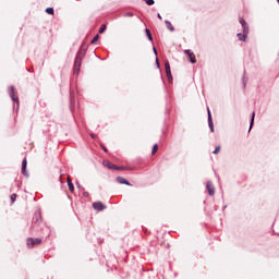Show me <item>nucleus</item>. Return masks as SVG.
Masks as SVG:
<instances>
[{
    "mask_svg": "<svg viewBox=\"0 0 279 279\" xmlns=\"http://www.w3.org/2000/svg\"><path fill=\"white\" fill-rule=\"evenodd\" d=\"M47 14L53 15V8L46 9Z\"/></svg>",
    "mask_w": 279,
    "mask_h": 279,
    "instance_id": "obj_20",
    "label": "nucleus"
},
{
    "mask_svg": "<svg viewBox=\"0 0 279 279\" xmlns=\"http://www.w3.org/2000/svg\"><path fill=\"white\" fill-rule=\"evenodd\" d=\"M68 186H69V191H71V193H73V191H75V185H73V181H71V177H68Z\"/></svg>",
    "mask_w": 279,
    "mask_h": 279,
    "instance_id": "obj_14",
    "label": "nucleus"
},
{
    "mask_svg": "<svg viewBox=\"0 0 279 279\" xmlns=\"http://www.w3.org/2000/svg\"><path fill=\"white\" fill-rule=\"evenodd\" d=\"M154 53L158 56V51L156 50V48H154Z\"/></svg>",
    "mask_w": 279,
    "mask_h": 279,
    "instance_id": "obj_27",
    "label": "nucleus"
},
{
    "mask_svg": "<svg viewBox=\"0 0 279 279\" xmlns=\"http://www.w3.org/2000/svg\"><path fill=\"white\" fill-rule=\"evenodd\" d=\"M22 173L27 178L29 174L27 173V158H24L22 161Z\"/></svg>",
    "mask_w": 279,
    "mask_h": 279,
    "instance_id": "obj_8",
    "label": "nucleus"
},
{
    "mask_svg": "<svg viewBox=\"0 0 279 279\" xmlns=\"http://www.w3.org/2000/svg\"><path fill=\"white\" fill-rule=\"evenodd\" d=\"M157 16H158V19L162 20V16L160 14H158Z\"/></svg>",
    "mask_w": 279,
    "mask_h": 279,
    "instance_id": "obj_29",
    "label": "nucleus"
},
{
    "mask_svg": "<svg viewBox=\"0 0 279 279\" xmlns=\"http://www.w3.org/2000/svg\"><path fill=\"white\" fill-rule=\"evenodd\" d=\"M104 166L107 167V169H112L114 171H117V169H119V167L108 160H105L104 162Z\"/></svg>",
    "mask_w": 279,
    "mask_h": 279,
    "instance_id": "obj_9",
    "label": "nucleus"
},
{
    "mask_svg": "<svg viewBox=\"0 0 279 279\" xmlns=\"http://www.w3.org/2000/svg\"><path fill=\"white\" fill-rule=\"evenodd\" d=\"M130 168H125V167H118V169H116V171H130Z\"/></svg>",
    "mask_w": 279,
    "mask_h": 279,
    "instance_id": "obj_18",
    "label": "nucleus"
},
{
    "mask_svg": "<svg viewBox=\"0 0 279 279\" xmlns=\"http://www.w3.org/2000/svg\"><path fill=\"white\" fill-rule=\"evenodd\" d=\"M146 35L148 36V39L150 41L154 40V37L151 36V31H149V28H146Z\"/></svg>",
    "mask_w": 279,
    "mask_h": 279,
    "instance_id": "obj_17",
    "label": "nucleus"
},
{
    "mask_svg": "<svg viewBox=\"0 0 279 279\" xmlns=\"http://www.w3.org/2000/svg\"><path fill=\"white\" fill-rule=\"evenodd\" d=\"M10 95L13 101H15L16 104H19V97H16L14 95V86L10 87Z\"/></svg>",
    "mask_w": 279,
    "mask_h": 279,
    "instance_id": "obj_12",
    "label": "nucleus"
},
{
    "mask_svg": "<svg viewBox=\"0 0 279 279\" xmlns=\"http://www.w3.org/2000/svg\"><path fill=\"white\" fill-rule=\"evenodd\" d=\"M221 151V146L216 147V149L213 151V154L217 155Z\"/></svg>",
    "mask_w": 279,
    "mask_h": 279,
    "instance_id": "obj_23",
    "label": "nucleus"
},
{
    "mask_svg": "<svg viewBox=\"0 0 279 279\" xmlns=\"http://www.w3.org/2000/svg\"><path fill=\"white\" fill-rule=\"evenodd\" d=\"M124 16H134V14H132V13H125Z\"/></svg>",
    "mask_w": 279,
    "mask_h": 279,
    "instance_id": "obj_26",
    "label": "nucleus"
},
{
    "mask_svg": "<svg viewBox=\"0 0 279 279\" xmlns=\"http://www.w3.org/2000/svg\"><path fill=\"white\" fill-rule=\"evenodd\" d=\"M156 63L158 66H160V62L158 61V58L156 59Z\"/></svg>",
    "mask_w": 279,
    "mask_h": 279,
    "instance_id": "obj_28",
    "label": "nucleus"
},
{
    "mask_svg": "<svg viewBox=\"0 0 279 279\" xmlns=\"http://www.w3.org/2000/svg\"><path fill=\"white\" fill-rule=\"evenodd\" d=\"M86 56V50L85 49H81L75 58L74 61V75H80V69L82 66V60H84V57Z\"/></svg>",
    "mask_w": 279,
    "mask_h": 279,
    "instance_id": "obj_1",
    "label": "nucleus"
},
{
    "mask_svg": "<svg viewBox=\"0 0 279 279\" xmlns=\"http://www.w3.org/2000/svg\"><path fill=\"white\" fill-rule=\"evenodd\" d=\"M240 24L242 25L243 34L239 33L238 38L239 40H245V38H247L250 28L247 27V23L243 20V17H240Z\"/></svg>",
    "mask_w": 279,
    "mask_h": 279,
    "instance_id": "obj_2",
    "label": "nucleus"
},
{
    "mask_svg": "<svg viewBox=\"0 0 279 279\" xmlns=\"http://www.w3.org/2000/svg\"><path fill=\"white\" fill-rule=\"evenodd\" d=\"M106 32V24H102L99 28V34H104Z\"/></svg>",
    "mask_w": 279,
    "mask_h": 279,
    "instance_id": "obj_19",
    "label": "nucleus"
},
{
    "mask_svg": "<svg viewBox=\"0 0 279 279\" xmlns=\"http://www.w3.org/2000/svg\"><path fill=\"white\" fill-rule=\"evenodd\" d=\"M40 221H43V215L40 211H36L33 218V223H40Z\"/></svg>",
    "mask_w": 279,
    "mask_h": 279,
    "instance_id": "obj_11",
    "label": "nucleus"
},
{
    "mask_svg": "<svg viewBox=\"0 0 279 279\" xmlns=\"http://www.w3.org/2000/svg\"><path fill=\"white\" fill-rule=\"evenodd\" d=\"M208 112V125L210 129V132H215V124L213 123V116L210 114V109H207Z\"/></svg>",
    "mask_w": 279,
    "mask_h": 279,
    "instance_id": "obj_7",
    "label": "nucleus"
},
{
    "mask_svg": "<svg viewBox=\"0 0 279 279\" xmlns=\"http://www.w3.org/2000/svg\"><path fill=\"white\" fill-rule=\"evenodd\" d=\"M92 138H95V135H94V134H92Z\"/></svg>",
    "mask_w": 279,
    "mask_h": 279,
    "instance_id": "obj_30",
    "label": "nucleus"
},
{
    "mask_svg": "<svg viewBox=\"0 0 279 279\" xmlns=\"http://www.w3.org/2000/svg\"><path fill=\"white\" fill-rule=\"evenodd\" d=\"M97 40H99V35H96V36L92 39V45H95V43H97Z\"/></svg>",
    "mask_w": 279,
    "mask_h": 279,
    "instance_id": "obj_22",
    "label": "nucleus"
},
{
    "mask_svg": "<svg viewBox=\"0 0 279 279\" xmlns=\"http://www.w3.org/2000/svg\"><path fill=\"white\" fill-rule=\"evenodd\" d=\"M165 68H166V74L169 82H173V76L171 75V65L169 64V61L165 62Z\"/></svg>",
    "mask_w": 279,
    "mask_h": 279,
    "instance_id": "obj_4",
    "label": "nucleus"
},
{
    "mask_svg": "<svg viewBox=\"0 0 279 279\" xmlns=\"http://www.w3.org/2000/svg\"><path fill=\"white\" fill-rule=\"evenodd\" d=\"M156 151H158V144H155L153 146V154H156Z\"/></svg>",
    "mask_w": 279,
    "mask_h": 279,
    "instance_id": "obj_24",
    "label": "nucleus"
},
{
    "mask_svg": "<svg viewBox=\"0 0 279 279\" xmlns=\"http://www.w3.org/2000/svg\"><path fill=\"white\" fill-rule=\"evenodd\" d=\"M117 182H119V184H125L126 186H130L131 184L128 182V180H125V178L123 177H118L117 178Z\"/></svg>",
    "mask_w": 279,
    "mask_h": 279,
    "instance_id": "obj_13",
    "label": "nucleus"
},
{
    "mask_svg": "<svg viewBox=\"0 0 279 279\" xmlns=\"http://www.w3.org/2000/svg\"><path fill=\"white\" fill-rule=\"evenodd\" d=\"M166 26L168 29H170V32H173L175 28L173 27V24H171V22L166 21Z\"/></svg>",
    "mask_w": 279,
    "mask_h": 279,
    "instance_id": "obj_16",
    "label": "nucleus"
},
{
    "mask_svg": "<svg viewBox=\"0 0 279 279\" xmlns=\"http://www.w3.org/2000/svg\"><path fill=\"white\" fill-rule=\"evenodd\" d=\"M10 199H11V204H14V202H16V194H12Z\"/></svg>",
    "mask_w": 279,
    "mask_h": 279,
    "instance_id": "obj_21",
    "label": "nucleus"
},
{
    "mask_svg": "<svg viewBox=\"0 0 279 279\" xmlns=\"http://www.w3.org/2000/svg\"><path fill=\"white\" fill-rule=\"evenodd\" d=\"M184 53L185 56H187L192 64H195V62H197V59H195V53H193L191 50H184Z\"/></svg>",
    "mask_w": 279,
    "mask_h": 279,
    "instance_id": "obj_5",
    "label": "nucleus"
},
{
    "mask_svg": "<svg viewBox=\"0 0 279 279\" xmlns=\"http://www.w3.org/2000/svg\"><path fill=\"white\" fill-rule=\"evenodd\" d=\"M256 117V112H252V118H251V124H250V130H252V128H254V119Z\"/></svg>",
    "mask_w": 279,
    "mask_h": 279,
    "instance_id": "obj_15",
    "label": "nucleus"
},
{
    "mask_svg": "<svg viewBox=\"0 0 279 279\" xmlns=\"http://www.w3.org/2000/svg\"><path fill=\"white\" fill-rule=\"evenodd\" d=\"M206 189L209 195H215V185L213 184V182H207Z\"/></svg>",
    "mask_w": 279,
    "mask_h": 279,
    "instance_id": "obj_10",
    "label": "nucleus"
},
{
    "mask_svg": "<svg viewBox=\"0 0 279 279\" xmlns=\"http://www.w3.org/2000/svg\"><path fill=\"white\" fill-rule=\"evenodd\" d=\"M40 243H43V240L40 238H36V239L28 238L26 240L27 247H34L36 245H40Z\"/></svg>",
    "mask_w": 279,
    "mask_h": 279,
    "instance_id": "obj_3",
    "label": "nucleus"
},
{
    "mask_svg": "<svg viewBox=\"0 0 279 279\" xmlns=\"http://www.w3.org/2000/svg\"><path fill=\"white\" fill-rule=\"evenodd\" d=\"M93 208L95 210L101 211V210H106V205H104V203H101V202H96L93 204Z\"/></svg>",
    "mask_w": 279,
    "mask_h": 279,
    "instance_id": "obj_6",
    "label": "nucleus"
},
{
    "mask_svg": "<svg viewBox=\"0 0 279 279\" xmlns=\"http://www.w3.org/2000/svg\"><path fill=\"white\" fill-rule=\"evenodd\" d=\"M145 2L147 3V5H154V0H145Z\"/></svg>",
    "mask_w": 279,
    "mask_h": 279,
    "instance_id": "obj_25",
    "label": "nucleus"
}]
</instances>
